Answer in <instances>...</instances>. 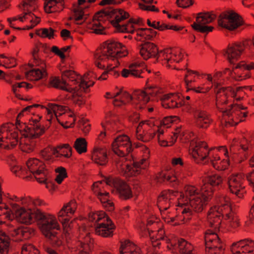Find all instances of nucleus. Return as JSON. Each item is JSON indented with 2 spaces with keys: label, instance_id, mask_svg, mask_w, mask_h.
<instances>
[{
  "label": "nucleus",
  "instance_id": "412c9836",
  "mask_svg": "<svg viewBox=\"0 0 254 254\" xmlns=\"http://www.w3.org/2000/svg\"><path fill=\"white\" fill-rule=\"evenodd\" d=\"M91 158L95 163L101 165H106L108 162L107 149L106 147H94Z\"/></svg>",
  "mask_w": 254,
  "mask_h": 254
},
{
  "label": "nucleus",
  "instance_id": "c85d7f7f",
  "mask_svg": "<svg viewBox=\"0 0 254 254\" xmlns=\"http://www.w3.org/2000/svg\"><path fill=\"white\" fill-rule=\"evenodd\" d=\"M224 248L220 238L205 247L206 254H223Z\"/></svg>",
  "mask_w": 254,
  "mask_h": 254
},
{
  "label": "nucleus",
  "instance_id": "4d7b16f0",
  "mask_svg": "<svg viewBox=\"0 0 254 254\" xmlns=\"http://www.w3.org/2000/svg\"><path fill=\"white\" fill-rule=\"evenodd\" d=\"M212 123V120L209 115L203 117L195 121L196 126L199 128H206Z\"/></svg>",
  "mask_w": 254,
  "mask_h": 254
},
{
  "label": "nucleus",
  "instance_id": "603ef678",
  "mask_svg": "<svg viewBox=\"0 0 254 254\" xmlns=\"http://www.w3.org/2000/svg\"><path fill=\"white\" fill-rule=\"evenodd\" d=\"M241 148L244 151H246L249 149H252L254 145V139L253 136H251L248 138L243 137L241 139L240 142Z\"/></svg>",
  "mask_w": 254,
  "mask_h": 254
},
{
  "label": "nucleus",
  "instance_id": "bb28decb",
  "mask_svg": "<svg viewBox=\"0 0 254 254\" xmlns=\"http://www.w3.org/2000/svg\"><path fill=\"white\" fill-rule=\"evenodd\" d=\"M218 150L224 152V155L227 158L226 159H223L222 160H218L217 161L212 162V165L213 167L217 170L223 171L228 168L229 166V159L228 156V151L226 146H220Z\"/></svg>",
  "mask_w": 254,
  "mask_h": 254
},
{
  "label": "nucleus",
  "instance_id": "aec40b11",
  "mask_svg": "<svg viewBox=\"0 0 254 254\" xmlns=\"http://www.w3.org/2000/svg\"><path fill=\"white\" fill-rule=\"evenodd\" d=\"M112 18L115 17V18L111 20L110 23L114 27L116 28L117 31H120L122 25L120 23L128 18L130 15L128 12L121 8H112Z\"/></svg>",
  "mask_w": 254,
  "mask_h": 254
},
{
  "label": "nucleus",
  "instance_id": "f3484780",
  "mask_svg": "<svg viewBox=\"0 0 254 254\" xmlns=\"http://www.w3.org/2000/svg\"><path fill=\"white\" fill-rule=\"evenodd\" d=\"M226 213L224 211L220 212L217 210V207L211 208L208 212L207 218L209 225L215 230H218L221 223L222 218Z\"/></svg>",
  "mask_w": 254,
  "mask_h": 254
},
{
  "label": "nucleus",
  "instance_id": "864d4df0",
  "mask_svg": "<svg viewBox=\"0 0 254 254\" xmlns=\"http://www.w3.org/2000/svg\"><path fill=\"white\" fill-rule=\"evenodd\" d=\"M55 172L58 173L55 181L58 184H61L65 178H66L67 173L64 167L60 166L55 169Z\"/></svg>",
  "mask_w": 254,
  "mask_h": 254
},
{
  "label": "nucleus",
  "instance_id": "49530a36",
  "mask_svg": "<svg viewBox=\"0 0 254 254\" xmlns=\"http://www.w3.org/2000/svg\"><path fill=\"white\" fill-rule=\"evenodd\" d=\"M199 190L194 186H188L185 187V194L186 195V200L189 199V201L191 198H195V197L200 195V193H199Z\"/></svg>",
  "mask_w": 254,
  "mask_h": 254
},
{
  "label": "nucleus",
  "instance_id": "9b49d317",
  "mask_svg": "<svg viewBox=\"0 0 254 254\" xmlns=\"http://www.w3.org/2000/svg\"><path fill=\"white\" fill-rule=\"evenodd\" d=\"M76 208L75 201L71 200L64 205L58 213V220L62 224L64 231L65 233L68 231V222L74 213Z\"/></svg>",
  "mask_w": 254,
  "mask_h": 254
},
{
  "label": "nucleus",
  "instance_id": "5701e85b",
  "mask_svg": "<svg viewBox=\"0 0 254 254\" xmlns=\"http://www.w3.org/2000/svg\"><path fill=\"white\" fill-rule=\"evenodd\" d=\"M68 149L69 152L71 151V147L68 143L62 144L57 145L56 147L53 148L51 146H48L41 151L40 154L42 157L45 160H50L53 155L59 153L58 149Z\"/></svg>",
  "mask_w": 254,
  "mask_h": 254
},
{
  "label": "nucleus",
  "instance_id": "a211bd4d",
  "mask_svg": "<svg viewBox=\"0 0 254 254\" xmlns=\"http://www.w3.org/2000/svg\"><path fill=\"white\" fill-rule=\"evenodd\" d=\"M139 53L144 60H147L152 57H156L158 54L157 46L150 42H145L140 45Z\"/></svg>",
  "mask_w": 254,
  "mask_h": 254
},
{
  "label": "nucleus",
  "instance_id": "9d476101",
  "mask_svg": "<svg viewBox=\"0 0 254 254\" xmlns=\"http://www.w3.org/2000/svg\"><path fill=\"white\" fill-rule=\"evenodd\" d=\"M245 181V176L243 174L231 175L228 178V184L230 192L240 198H243L245 193V187L244 185Z\"/></svg>",
  "mask_w": 254,
  "mask_h": 254
},
{
  "label": "nucleus",
  "instance_id": "13d9d810",
  "mask_svg": "<svg viewBox=\"0 0 254 254\" xmlns=\"http://www.w3.org/2000/svg\"><path fill=\"white\" fill-rule=\"evenodd\" d=\"M76 74L74 71L72 70H67L63 72L62 74V77L65 79L67 78L68 79L67 83L70 82H72L73 84H76L79 83L75 79Z\"/></svg>",
  "mask_w": 254,
  "mask_h": 254
},
{
  "label": "nucleus",
  "instance_id": "ea45409f",
  "mask_svg": "<svg viewBox=\"0 0 254 254\" xmlns=\"http://www.w3.org/2000/svg\"><path fill=\"white\" fill-rule=\"evenodd\" d=\"M55 30L51 27L48 28H40L36 30L35 34L41 38H48L49 39L54 38Z\"/></svg>",
  "mask_w": 254,
  "mask_h": 254
},
{
  "label": "nucleus",
  "instance_id": "a18cd8bd",
  "mask_svg": "<svg viewBox=\"0 0 254 254\" xmlns=\"http://www.w3.org/2000/svg\"><path fill=\"white\" fill-rule=\"evenodd\" d=\"M234 116H238L239 118V121H235L233 120V118L230 119V121L228 122H226V126L227 124L230 125L231 126H237L239 122H243L245 120L242 119V112L240 110H235L233 109L230 113V116L225 115V116H228L229 118L231 117H234Z\"/></svg>",
  "mask_w": 254,
  "mask_h": 254
},
{
  "label": "nucleus",
  "instance_id": "ddd939ff",
  "mask_svg": "<svg viewBox=\"0 0 254 254\" xmlns=\"http://www.w3.org/2000/svg\"><path fill=\"white\" fill-rule=\"evenodd\" d=\"M213 148L208 149L207 143L205 141H199L196 142L195 145L192 151L191 154L196 163H200L210 154Z\"/></svg>",
  "mask_w": 254,
  "mask_h": 254
},
{
  "label": "nucleus",
  "instance_id": "b1692460",
  "mask_svg": "<svg viewBox=\"0 0 254 254\" xmlns=\"http://www.w3.org/2000/svg\"><path fill=\"white\" fill-rule=\"evenodd\" d=\"M120 254H143L141 249L131 243L129 240H127L124 242H121L119 248Z\"/></svg>",
  "mask_w": 254,
  "mask_h": 254
},
{
  "label": "nucleus",
  "instance_id": "4c0bfd02",
  "mask_svg": "<svg viewBox=\"0 0 254 254\" xmlns=\"http://www.w3.org/2000/svg\"><path fill=\"white\" fill-rule=\"evenodd\" d=\"M112 8L111 7H109L97 11L93 16V20L101 21V18L103 17H107V19L111 18Z\"/></svg>",
  "mask_w": 254,
  "mask_h": 254
},
{
  "label": "nucleus",
  "instance_id": "052dcab7",
  "mask_svg": "<svg viewBox=\"0 0 254 254\" xmlns=\"http://www.w3.org/2000/svg\"><path fill=\"white\" fill-rule=\"evenodd\" d=\"M225 219H231V221L230 222V225L233 228H236L239 226V220L236 216L235 213L232 211L229 212V213H226Z\"/></svg>",
  "mask_w": 254,
  "mask_h": 254
},
{
  "label": "nucleus",
  "instance_id": "cd10ccee",
  "mask_svg": "<svg viewBox=\"0 0 254 254\" xmlns=\"http://www.w3.org/2000/svg\"><path fill=\"white\" fill-rule=\"evenodd\" d=\"M178 191L171 190H165L161 191L157 199V205L159 207L164 203H169L172 196H176Z\"/></svg>",
  "mask_w": 254,
  "mask_h": 254
},
{
  "label": "nucleus",
  "instance_id": "f03ea898",
  "mask_svg": "<svg viewBox=\"0 0 254 254\" xmlns=\"http://www.w3.org/2000/svg\"><path fill=\"white\" fill-rule=\"evenodd\" d=\"M52 215L45 214L39 209L31 208L26 209L23 207L20 208L15 212V218L21 223L30 224L35 221H41V224L48 220Z\"/></svg>",
  "mask_w": 254,
  "mask_h": 254
},
{
  "label": "nucleus",
  "instance_id": "f704fd0d",
  "mask_svg": "<svg viewBox=\"0 0 254 254\" xmlns=\"http://www.w3.org/2000/svg\"><path fill=\"white\" fill-rule=\"evenodd\" d=\"M213 86L216 96L221 95L227 97L228 96V92L233 91L234 93V91L233 90L231 86L222 87L220 83H214Z\"/></svg>",
  "mask_w": 254,
  "mask_h": 254
},
{
  "label": "nucleus",
  "instance_id": "e2e57ef3",
  "mask_svg": "<svg viewBox=\"0 0 254 254\" xmlns=\"http://www.w3.org/2000/svg\"><path fill=\"white\" fill-rule=\"evenodd\" d=\"M187 73L185 76L184 80L186 85L187 89H188V88L192 87L191 83H192V82H193L194 81L191 78L189 79V77L193 74L198 75L199 73L197 71L192 70L189 69H187Z\"/></svg>",
  "mask_w": 254,
  "mask_h": 254
},
{
  "label": "nucleus",
  "instance_id": "6e6d98bb",
  "mask_svg": "<svg viewBox=\"0 0 254 254\" xmlns=\"http://www.w3.org/2000/svg\"><path fill=\"white\" fill-rule=\"evenodd\" d=\"M74 19L75 21H78L83 18L84 15V8L81 6H77V4L73 3L72 4Z\"/></svg>",
  "mask_w": 254,
  "mask_h": 254
},
{
  "label": "nucleus",
  "instance_id": "dca6fc26",
  "mask_svg": "<svg viewBox=\"0 0 254 254\" xmlns=\"http://www.w3.org/2000/svg\"><path fill=\"white\" fill-rule=\"evenodd\" d=\"M200 195L198 196L195 198H191L189 201V207L195 212L200 213L206 207L208 202L210 201L212 198H207L206 194L203 193V191L200 190Z\"/></svg>",
  "mask_w": 254,
  "mask_h": 254
},
{
  "label": "nucleus",
  "instance_id": "774afa93",
  "mask_svg": "<svg viewBox=\"0 0 254 254\" xmlns=\"http://www.w3.org/2000/svg\"><path fill=\"white\" fill-rule=\"evenodd\" d=\"M240 45L242 47L243 52L245 49H248L251 52L254 50V46L253 45V42L251 39H247L243 41V42H239Z\"/></svg>",
  "mask_w": 254,
  "mask_h": 254
},
{
  "label": "nucleus",
  "instance_id": "423d86ee",
  "mask_svg": "<svg viewBox=\"0 0 254 254\" xmlns=\"http://www.w3.org/2000/svg\"><path fill=\"white\" fill-rule=\"evenodd\" d=\"M219 26L233 31L243 24L242 17L238 13L231 11L220 14L218 19Z\"/></svg>",
  "mask_w": 254,
  "mask_h": 254
},
{
  "label": "nucleus",
  "instance_id": "4468645a",
  "mask_svg": "<svg viewBox=\"0 0 254 254\" xmlns=\"http://www.w3.org/2000/svg\"><path fill=\"white\" fill-rule=\"evenodd\" d=\"M233 69L236 70L234 73L238 75V80L249 78L251 76L250 70L254 69V62H251L249 64H247L245 61H241L236 66H233Z\"/></svg>",
  "mask_w": 254,
  "mask_h": 254
},
{
  "label": "nucleus",
  "instance_id": "37998d69",
  "mask_svg": "<svg viewBox=\"0 0 254 254\" xmlns=\"http://www.w3.org/2000/svg\"><path fill=\"white\" fill-rule=\"evenodd\" d=\"M218 201V206L219 207L217 210H218L219 211L220 210L222 212L224 211L225 213L226 209L230 211V212L232 211V209L230 206V200L229 197L226 196H221L219 198Z\"/></svg>",
  "mask_w": 254,
  "mask_h": 254
},
{
  "label": "nucleus",
  "instance_id": "393cba45",
  "mask_svg": "<svg viewBox=\"0 0 254 254\" xmlns=\"http://www.w3.org/2000/svg\"><path fill=\"white\" fill-rule=\"evenodd\" d=\"M25 75L26 78L31 81H38L44 78L48 75L46 64H42L41 68H34L27 71Z\"/></svg>",
  "mask_w": 254,
  "mask_h": 254
},
{
  "label": "nucleus",
  "instance_id": "338daca9",
  "mask_svg": "<svg viewBox=\"0 0 254 254\" xmlns=\"http://www.w3.org/2000/svg\"><path fill=\"white\" fill-rule=\"evenodd\" d=\"M135 30L133 24H128V21L124 24H122V28L120 31H118V32L121 33H129L132 34L134 33Z\"/></svg>",
  "mask_w": 254,
  "mask_h": 254
},
{
  "label": "nucleus",
  "instance_id": "f8f14e48",
  "mask_svg": "<svg viewBox=\"0 0 254 254\" xmlns=\"http://www.w3.org/2000/svg\"><path fill=\"white\" fill-rule=\"evenodd\" d=\"M116 227L111 219L107 217L106 219L95 226V234L104 238L112 237Z\"/></svg>",
  "mask_w": 254,
  "mask_h": 254
},
{
  "label": "nucleus",
  "instance_id": "5fc2aeb1",
  "mask_svg": "<svg viewBox=\"0 0 254 254\" xmlns=\"http://www.w3.org/2000/svg\"><path fill=\"white\" fill-rule=\"evenodd\" d=\"M100 54V52H98L97 50H96L94 54L95 58V65L100 69H104L106 67L105 63L109 60V59H104V58L102 57V55Z\"/></svg>",
  "mask_w": 254,
  "mask_h": 254
},
{
  "label": "nucleus",
  "instance_id": "20e7f679",
  "mask_svg": "<svg viewBox=\"0 0 254 254\" xmlns=\"http://www.w3.org/2000/svg\"><path fill=\"white\" fill-rule=\"evenodd\" d=\"M42 116L38 115L35 118H31L29 120L28 125L26 123L20 124L17 128L25 137L30 138H38L45 133V127H41L39 124Z\"/></svg>",
  "mask_w": 254,
  "mask_h": 254
},
{
  "label": "nucleus",
  "instance_id": "09e8293b",
  "mask_svg": "<svg viewBox=\"0 0 254 254\" xmlns=\"http://www.w3.org/2000/svg\"><path fill=\"white\" fill-rule=\"evenodd\" d=\"M217 230H207L205 233L204 240L205 247L210 246V244L214 240L219 238L216 233Z\"/></svg>",
  "mask_w": 254,
  "mask_h": 254
},
{
  "label": "nucleus",
  "instance_id": "3c124183",
  "mask_svg": "<svg viewBox=\"0 0 254 254\" xmlns=\"http://www.w3.org/2000/svg\"><path fill=\"white\" fill-rule=\"evenodd\" d=\"M101 177L104 178L105 183H106V185L113 187L116 189L123 181L119 178L113 177L112 176L106 177L103 175H101Z\"/></svg>",
  "mask_w": 254,
  "mask_h": 254
},
{
  "label": "nucleus",
  "instance_id": "f257e3e1",
  "mask_svg": "<svg viewBox=\"0 0 254 254\" xmlns=\"http://www.w3.org/2000/svg\"><path fill=\"white\" fill-rule=\"evenodd\" d=\"M125 47L121 43L111 39L103 42L101 47L97 49L104 59L115 60L126 56L128 53L126 50L122 51Z\"/></svg>",
  "mask_w": 254,
  "mask_h": 254
},
{
  "label": "nucleus",
  "instance_id": "473e14b6",
  "mask_svg": "<svg viewBox=\"0 0 254 254\" xmlns=\"http://www.w3.org/2000/svg\"><path fill=\"white\" fill-rule=\"evenodd\" d=\"M178 245L179 252L181 254H194L192 253L193 246L185 239H181L179 240Z\"/></svg>",
  "mask_w": 254,
  "mask_h": 254
},
{
  "label": "nucleus",
  "instance_id": "7c9ffc66",
  "mask_svg": "<svg viewBox=\"0 0 254 254\" xmlns=\"http://www.w3.org/2000/svg\"><path fill=\"white\" fill-rule=\"evenodd\" d=\"M26 165L29 171L34 174L37 171H40V169H44L46 167L45 164L36 158L29 159L26 162Z\"/></svg>",
  "mask_w": 254,
  "mask_h": 254
},
{
  "label": "nucleus",
  "instance_id": "e433bc0d",
  "mask_svg": "<svg viewBox=\"0 0 254 254\" xmlns=\"http://www.w3.org/2000/svg\"><path fill=\"white\" fill-rule=\"evenodd\" d=\"M133 100L142 102L143 105L147 103L150 100V97L146 95L144 90H137L132 94Z\"/></svg>",
  "mask_w": 254,
  "mask_h": 254
},
{
  "label": "nucleus",
  "instance_id": "72a5a7b5",
  "mask_svg": "<svg viewBox=\"0 0 254 254\" xmlns=\"http://www.w3.org/2000/svg\"><path fill=\"white\" fill-rule=\"evenodd\" d=\"M40 171H37L33 174L36 180V181L42 184L45 181H47L49 177L52 176V173L50 172L48 169L44 167V169H40Z\"/></svg>",
  "mask_w": 254,
  "mask_h": 254
},
{
  "label": "nucleus",
  "instance_id": "c9c22d12",
  "mask_svg": "<svg viewBox=\"0 0 254 254\" xmlns=\"http://www.w3.org/2000/svg\"><path fill=\"white\" fill-rule=\"evenodd\" d=\"M48 106L51 109L54 113L56 118H58L57 113H59V115H62L67 111L70 112V109L66 106L60 105L54 103H49Z\"/></svg>",
  "mask_w": 254,
  "mask_h": 254
},
{
  "label": "nucleus",
  "instance_id": "0eeeda50",
  "mask_svg": "<svg viewBox=\"0 0 254 254\" xmlns=\"http://www.w3.org/2000/svg\"><path fill=\"white\" fill-rule=\"evenodd\" d=\"M203 184L201 190L206 194L207 198H212L214 192L222 186L223 183L222 177L218 174H213L205 177L203 179Z\"/></svg>",
  "mask_w": 254,
  "mask_h": 254
},
{
  "label": "nucleus",
  "instance_id": "a19ab883",
  "mask_svg": "<svg viewBox=\"0 0 254 254\" xmlns=\"http://www.w3.org/2000/svg\"><path fill=\"white\" fill-rule=\"evenodd\" d=\"M10 239L8 236L0 235V254H7L9 251Z\"/></svg>",
  "mask_w": 254,
  "mask_h": 254
},
{
  "label": "nucleus",
  "instance_id": "6ab92c4d",
  "mask_svg": "<svg viewBox=\"0 0 254 254\" xmlns=\"http://www.w3.org/2000/svg\"><path fill=\"white\" fill-rule=\"evenodd\" d=\"M12 237H17L16 241L27 240L35 235V230L29 227H19L10 231Z\"/></svg>",
  "mask_w": 254,
  "mask_h": 254
},
{
  "label": "nucleus",
  "instance_id": "1a4fd4ad",
  "mask_svg": "<svg viewBox=\"0 0 254 254\" xmlns=\"http://www.w3.org/2000/svg\"><path fill=\"white\" fill-rule=\"evenodd\" d=\"M45 222L41 225V231L43 234L52 241L53 245L56 247L61 246L62 241L57 237V233L54 231L55 229H60V226L57 221L51 216Z\"/></svg>",
  "mask_w": 254,
  "mask_h": 254
},
{
  "label": "nucleus",
  "instance_id": "c756f323",
  "mask_svg": "<svg viewBox=\"0 0 254 254\" xmlns=\"http://www.w3.org/2000/svg\"><path fill=\"white\" fill-rule=\"evenodd\" d=\"M119 193V197L123 200H127L132 197L131 188L127 183L122 181L116 189Z\"/></svg>",
  "mask_w": 254,
  "mask_h": 254
},
{
  "label": "nucleus",
  "instance_id": "79ce46f5",
  "mask_svg": "<svg viewBox=\"0 0 254 254\" xmlns=\"http://www.w3.org/2000/svg\"><path fill=\"white\" fill-rule=\"evenodd\" d=\"M10 239L8 236L0 235V254H7L9 251Z\"/></svg>",
  "mask_w": 254,
  "mask_h": 254
},
{
  "label": "nucleus",
  "instance_id": "6e6552de",
  "mask_svg": "<svg viewBox=\"0 0 254 254\" xmlns=\"http://www.w3.org/2000/svg\"><path fill=\"white\" fill-rule=\"evenodd\" d=\"M113 152L120 157H125L132 151L129 137L122 134L117 136L112 144Z\"/></svg>",
  "mask_w": 254,
  "mask_h": 254
},
{
  "label": "nucleus",
  "instance_id": "bf43d9fd",
  "mask_svg": "<svg viewBox=\"0 0 254 254\" xmlns=\"http://www.w3.org/2000/svg\"><path fill=\"white\" fill-rule=\"evenodd\" d=\"M139 30L144 31L143 38L146 40H152L158 34L157 31L151 28H143Z\"/></svg>",
  "mask_w": 254,
  "mask_h": 254
},
{
  "label": "nucleus",
  "instance_id": "680f3d73",
  "mask_svg": "<svg viewBox=\"0 0 254 254\" xmlns=\"http://www.w3.org/2000/svg\"><path fill=\"white\" fill-rule=\"evenodd\" d=\"M88 88L85 89V90L86 91V92H88ZM79 90L83 91L84 92H85L83 89L82 88L81 89H79L78 91V92H74V91H73L71 93H73L74 94L72 95L74 103L78 105L79 107H81V106L85 104V100L83 98V97H81L78 95V92Z\"/></svg>",
  "mask_w": 254,
  "mask_h": 254
},
{
  "label": "nucleus",
  "instance_id": "0e129e2a",
  "mask_svg": "<svg viewBox=\"0 0 254 254\" xmlns=\"http://www.w3.org/2000/svg\"><path fill=\"white\" fill-rule=\"evenodd\" d=\"M176 122H180V119L177 116L166 117L161 121L160 125L161 126H166V127L168 128L170 127L169 126L170 124H173Z\"/></svg>",
  "mask_w": 254,
  "mask_h": 254
},
{
  "label": "nucleus",
  "instance_id": "69168bd1",
  "mask_svg": "<svg viewBox=\"0 0 254 254\" xmlns=\"http://www.w3.org/2000/svg\"><path fill=\"white\" fill-rule=\"evenodd\" d=\"M162 105L165 108H175L182 107L183 104L182 102L178 103L174 99H171L168 102H163Z\"/></svg>",
  "mask_w": 254,
  "mask_h": 254
},
{
  "label": "nucleus",
  "instance_id": "4be33fe9",
  "mask_svg": "<svg viewBox=\"0 0 254 254\" xmlns=\"http://www.w3.org/2000/svg\"><path fill=\"white\" fill-rule=\"evenodd\" d=\"M158 182L165 183L173 187L178 185L179 181L174 173L167 170L163 171L159 173L156 176Z\"/></svg>",
  "mask_w": 254,
  "mask_h": 254
},
{
  "label": "nucleus",
  "instance_id": "de8ad7c7",
  "mask_svg": "<svg viewBox=\"0 0 254 254\" xmlns=\"http://www.w3.org/2000/svg\"><path fill=\"white\" fill-rule=\"evenodd\" d=\"M89 217L90 220L91 221H95L96 223V225H97L98 223H100L101 222L104 221L106 217H109V216L107 215L105 212L103 211H99L95 213L90 214Z\"/></svg>",
  "mask_w": 254,
  "mask_h": 254
},
{
  "label": "nucleus",
  "instance_id": "8fccbe9b",
  "mask_svg": "<svg viewBox=\"0 0 254 254\" xmlns=\"http://www.w3.org/2000/svg\"><path fill=\"white\" fill-rule=\"evenodd\" d=\"M33 139V138H29L27 139L24 143L20 142L19 146L22 151L30 153L34 150L35 143L31 141V140Z\"/></svg>",
  "mask_w": 254,
  "mask_h": 254
},
{
  "label": "nucleus",
  "instance_id": "c03bdc74",
  "mask_svg": "<svg viewBox=\"0 0 254 254\" xmlns=\"http://www.w3.org/2000/svg\"><path fill=\"white\" fill-rule=\"evenodd\" d=\"M178 211H181L182 215L180 217V220L183 223H186L191 219L192 211H193L189 206L183 208L182 206L180 208L177 209Z\"/></svg>",
  "mask_w": 254,
  "mask_h": 254
},
{
  "label": "nucleus",
  "instance_id": "7ed1b4c3",
  "mask_svg": "<svg viewBox=\"0 0 254 254\" xmlns=\"http://www.w3.org/2000/svg\"><path fill=\"white\" fill-rule=\"evenodd\" d=\"M88 75L89 73L85 74L83 79H81L78 86L74 87H72V84H70V83H67V81L66 79L62 77L61 79L59 77L57 76L51 77L50 78L49 84L52 87L66 91L68 92H72L73 91H74V92H78V91L82 88L85 92H86L85 89L93 86L94 83V82H92L89 84L88 81L85 80V79H87Z\"/></svg>",
  "mask_w": 254,
  "mask_h": 254
},
{
  "label": "nucleus",
  "instance_id": "58836bf2",
  "mask_svg": "<svg viewBox=\"0 0 254 254\" xmlns=\"http://www.w3.org/2000/svg\"><path fill=\"white\" fill-rule=\"evenodd\" d=\"M87 142L84 138H77L74 143V148L79 154L87 152Z\"/></svg>",
  "mask_w": 254,
  "mask_h": 254
},
{
  "label": "nucleus",
  "instance_id": "a878e982",
  "mask_svg": "<svg viewBox=\"0 0 254 254\" xmlns=\"http://www.w3.org/2000/svg\"><path fill=\"white\" fill-rule=\"evenodd\" d=\"M148 165L146 159H142L139 161L133 162L132 167L127 165L126 171L130 172L131 176H136L143 173V171Z\"/></svg>",
  "mask_w": 254,
  "mask_h": 254
},
{
  "label": "nucleus",
  "instance_id": "2f4dec72",
  "mask_svg": "<svg viewBox=\"0 0 254 254\" xmlns=\"http://www.w3.org/2000/svg\"><path fill=\"white\" fill-rule=\"evenodd\" d=\"M228 96L226 97L225 96H216V105L218 109V110L222 112L223 114V116H225V115L230 116V113L231 112L230 108L229 109H226L223 108L222 106L224 105H227L228 104Z\"/></svg>",
  "mask_w": 254,
  "mask_h": 254
},
{
  "label": "nucleus",
  "instance_id": "39448f33",
  "mask_svg": "<svg viewBox=\"0 0 254 254\" xmlns=\"http://www.w3.org/2000/svg\"><path fill=\"white\" fill-rule=\"evenodd\" d=\"M216 17L213 11L199 12L196 17V22H194L191 26L197 32L207 34L213 31L214 27L205 25L212 22Z\"/></svg>",
  "mask_w": 254,
  "mask_h": 254
},
{
  "label": "nucleus",
  "instance_id": "2eb2a0df",
  "mask_svg": "<svg viewBox=\"0 0 254 254\" xmlns=\"http://www.w3.org/2000/svg\"><path fill=\"white\" fill-rule=\"evenodd\" d=\"M243 52L242 47L239 43H236L228 46L225 52L224 56L226 57L230 64H234Z\"/></svg>",
  "mask_w": 254,
  "mask_h": 254
}]
</instances>
